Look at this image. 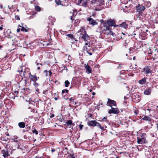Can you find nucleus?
<instances>
[{
	"instance_id": "obj_35",
	"label": "nucleus",
	"mask_w": 158,
	"mask_h": 158,
	"mask_svg": "<svg viewBox=\"0 0 158 158\" xmlns=\"http://www.w3.org/2000/svg\"><path fill=\"white\" fill-rule=\"evenodd\" d=\"M134 112L135 115H137L139 114V111L137 110H135Z\"/></svg>"
},
{
	"instance_id": "obj_31",
	"label": "nucleus",
	"mask_w": 158,
	"mask_h": 158,
	"mask_svg": "<svg viewBox=\"0 0 158 158\" xmlns=\"http://www.w3.org/2000/svg\"><path fill=\"white\" fill-rule=\"evenodd\" d=\"M14 138L12 139V140L16 142H18V140H17L18 137L16 136H15L14 137Z\"/></svg>"
},
{
	"instance_id": "obj_40",
	"label": "nucleus",
	"mask_w": 158,
	"mask_h": 158,
	"mask_svg": "<svg viewBox=\"0 0 158 158\" xmlns=\"http://www.w3.org/2000/svg\"><path fill=\"white\" fill-rule=\"evenodd\" d=\"M102 120H103V121H106L107 120L106 118V117H104L102 118Z\"/></svg>"
},
{
	"instance_id": "obj_27",
	"label": "nucleus",
	"mask_w": 158,
	"mask_h": 158,
	"mask_svg": "<svg viewBox=\"0 0 158 158\" xmlns=\"http://www.w3.org/2000/svg\"><path fill=\"white\" fill-rule=\"evenodd\" d=\"M19 26L20 27H21L22 28L21 30L22 31H24V32H27V30L25 28H24L23 27L21 26L20 25H19Z\"/></svg>"
},
{
	"instance_id": "obj_43",
	"label": "nucleus",
	"mask_w": 158,
	"mask_h": 158,
	"mask_svg": "<svg viewBox=\"0 0 158 158\" xmlns=\"http://www.w3.org/2000/svg\"><path fill=\"white\" fill-rule=\"evenodd\" d=\"M17 32H19L20 31V29L19 28V29H18L17 30Z\"/></svg>"
},
{
	"instance_id": "obj_16",
	"label": "nucleus",
	"mask_w": 158,
	"mask_h": 158,
	"mask_svg": "<svg viewBox=\"0 0 158 158\" xmlns=\"http://www.w3.org/2000/svg\"><path fill=\"white\" fill-rule=\"evenodd\" d=\"M82 36L81 38L84 40H87L88 39L89 36L86 34V33H84Z\"/></svg>"
},
{
	"instance_id": "obj_33",
	"label": "nucleus",
	"mask_w": 158,
	"mask_h": 158,
	"mask_svg": "<svg viewBox=\"0 0 158 158\" xmlns=\"http://www.w3.org/2000/svg\"><path fill=\"white\" fill-rule=\"evenodd\" d=\"M32 132L33 133H35L36 135H37L38 134V131L35 129H34V130H32Z\"/></svg>"
},
{
	"instance_id": "obj_54",
	"label": "nucleus",
	"mask_w": 158,
	"mask_h": 158,
	"mask_svg": "<svg viewBox=\"0 0 158 158\" xmlns=\"http://www.w3.org/2000/svg\"><path fill=\"white\" fill-rule=\"evenodd\" d=\"M133 59L134 60H135V57H134Z\"/></svg>"
},
{
	"instance_id": "obj_51",
	"label": "nucleus",
	"mask_w": 158,
	"mask_h": 158,
	"mask_svg": "<svg viewBox=\"0 0 158 158\" xmlns=\"http://www.w3.org/2000/svg\"><path fill=\"white\" fill-rule=\"evenodd\" d=\"M55 99L56 100H57V98H55Z\"/></svg>"
},
{
	"instance_id": "obj_1",
	"label": "nucleus",
	"mask_w": 158,
	"mask_h": 158,
	"mask_svg": "<svg viewBox=\"0 0 158 158\" xmlns=\"http://www.w3.org/2000/svg\"><path fill=\"white\" fill-rule=\"evenodd\" d=\"M97 31L103 34L106 38L110 37V35H113L114 33L110 29V27L107 26L106 23H103L100 27L97 29Z\"/></svg>"
},
{
	"instance_id": "obj_46",
	"label": "nucleus",
	"mask_w": 158,
	"mask_h": 158,
	"mask_svg": "<svg viewBox=\"0 0 158 158\" xmlns=\"http://www.w3.org/2000/svg\"><path fill=\"white\" fill-rule=\"evenodd\" d=\"M17 148H18V149L20 148H19V145H18ZM20 149H22L21 148H20Z\"/></svg>"
},
{
	"instance_id": "obj_29",
	"label": "nucleus",
	"mask_w": 158,
	"mask_h": 158,
	"mask_svg": "<svg viewBox=\"0 0 158 158\" xmlns=\"http://www.w3.org/2000/svg\"><path fill=\"white\" fill-rule=\"evenodd\" d=\"M64 83H65V86L66 87H68L69 86V85L70 84V83L69 81H68L66 80L65 81Z\"/></svg>"
},
{
	"instance_id": "obj_45",
	"label": "nucleus",
	"mask_w": 158,
	"mask_h": 158,
	"mask_svg": "<svg viewBox=\"0 0 158 158\" xmlns=\"http://www.w3.org/2000/svg\"><path fill=\"white\" fill-rule=\"evenodd\" d=\"M87 53H88L89 54V55L90 56H91L92 55V53L91 52H87Z\"/></svg>"
},
{
	"instance_id": "obj_56",
	"label": "nucleus",
	"mask_w": 158,
	"mask_h": 158,
	"mask_svg": "<svg viewBox=\"0 0 158 158\" xmlns=\"http://www.w3.org/2000/svg\"><path fill=\"white\" fill-rule=\"evenodd\" d=\"M20 72H22V70H21L20 71Z\"/></svg>"
},
{
	"instance_id": "obj_10",
	"label": "nucleus",
	"mask_w": 158,
	"mask_h": 158,
	"mask_svg": "<svg viewBox=\"0 0 158 158\" xmlns=\"http://www.w3.org/2000/svg\"><path fill=\"white\" fill-rule=\"evenodd\" d=\"M84 67L86 69V72L87 73L89 74L92 73L91 68L88 64H85Z\"/></svg>"
},
{
	"instance_id": "obj_5",
	"label": "nucleus",
	"mask_w": 158,
	"mask_h": 158,
	"mask_svg": "<svg viewBox=\"0 0 158 158\" xmlns=\"http://www.w3.org/2000/svg\"><path fill=\"white\" fill-rule=\"evenodd\" d=\"M91 47L89 43H86L85 44V46L83 47V49L86 51L87 52H88L91 49Z\"/></svg>"
},
{
	"instance_id": "obj_17",
	"label": "nucleus",
	"mask_w": 158,
	"mask_h": 158,
	"mask_svg": "<svg viewBox=\"0 0 158 158\" xmlns=\"http://www.w3.org/2000/svg\"><path fill=\"white\" fill-rule=\"evenodd\" d=\"M120 26L125 29H126L128 26V25L126 23V22H123L122 23L119 24Z\"/></svg>"
},
{
	"instance_id": "obj_47",
	"label": "nucleus",
	"mask_w": 158,
	"mask_h": 158,
	"mask_svg": "<svg viewBox=\"0 0 158 158\" xmlns=\"http://www.w3.org/2000/svg\"><path fill=\"white\" fill-rule=\"evenodd\" d=\"M93 95H94L95 94V93L94 92H93L92 94Z\"/></svg>"
},
{
	"instance_id": "obj_38",
	"label": "nucleus",
	"mask_w": 158,
	"mask_h": 158,
	"mask_svg": "<svg viewBox=\"0 0 158 158\" xmlns=\"http://www.w3.org/2000/svg\"><path fill=\"white\" fill-rule=\"evenodd\" d=\"M83 125H81V124H80L79 126V127H80V130L82 129L83 128Z\"/></svg>"
},
{
	"instance_id": "obj_9",
	"label": "nucleus",
	"mask_w": 158,
	"mask_h": 158,
	"mask_svg": "<svg viewBox=\"0 0 158 158\" xmlns=\"http://www.w3.org/2000/svg\"><path fill=\"white\" fill-rule=\"evenodd\" d=\"M104 23H106V25L109 27L112 26H114L115 24V22L113 20H108L106 22Z\"/></svg>"
},
{
	"instance_id": "obj_11",
	"label": "nucleus",
	"mask_w": 158,
	"mask_h": 158,
	"mask_svg": "<svg viewBox=\"0 0 158 158\" xmlns=\"http://www.w3.org/2000/svg\"><path fill=\"white\" fill-rule=\"evenodd\" d=\"M29 78L30 79L34 82H36L39 78V77H37L35 75H32L31 73H29Z\"/></svg>"
},
{
	"instance_id": "obj_55",
	"label": "nucleus",
	"mask_w": 158,
	"mask_h": 158,
	"mask_svg": "<svg viewBox=\"0 0 158 158\" xmlns=\"http://www.w3.org/2000/svg\"><path fill=\"white\" fill-rule=\"evenodd\" d=\"M92 90L91 89H90V91L91 92L92 91Z\"/></svg>"
},
{
	"instance_id": "obj_50",
	"label": "nucleus",
	"mask_w": 158,
	"mask_h": 158,
	"mask_svg": "<svg viewBox=\"0 0 158 158\" xmlns=\"http://www.w3.org/2000/svg\"><path fill=\"white\" fill-rule=\"evenodd\" d=\"M35 63L36 64V65H38V64H39V63H37L36 62H36Z\"/></svg>"
},
{
	"instance_id": "obj_26",
	"label": "nucleus",
	"mask_w": 158,
	"mask_h": 158,
	"mask_svg": "<svg viewBox=\"0 0 158 158\" xmlns=\"http://www.w3.org/2000/svg\"><path fill=\"white\" fill-rule=\"evenodd\" d=\"M98 126L100 129H102L103 131H104V129L103 127H102L99 123L97 122L96 126Z\"/></svg>"
},
{
	"instance_id": "obj_34",
	"label": "nucleus",
	"mask_w": 158,
	"mask_h": 158,
	"mask_svg": "<svg viewBox=\"0 0 158 158\" xmlns=\"http://www.w3.org/2000/svg\"><path fill=\"white\" fill-rule=\"evenodd\" d=\"M33 85L35 87H37L39 85V84L36 82H34L33 83Z\"/></svg>"
},
{
	"instance_id": "obj_44",
	"label": "nucleus",
	"mask_w": 158,
	"mask_h": 158,
	"mask_svg": "<svg viewBox=\"0 0 158 158\" xmlns=\"http://www.w3.org/2000/svg\"><path fill=\"white\" fill-rule=\"evenodd\" d=\"M55 151V150L54 149H52V150H51V151L52 152H54Z\"/></svg>"
},
{
	"instance_id": "obj_25",
	"label": "nucleus",
	"mask_w": 158,
	"mask_h": 158,
	"mask_svg": "<svg viewBox=\"0 0 158 158\" xmlns=\"http://www.w3.org/2000/svg\"><path fill=\"white\" fill-rule=\"evenodd\" d=\"M145 79H142L141 80H139V83L141 84V85H142V84H144V83L145 82Z\"/></svg>"
},
{
	"instance_id": "obj_18",
	"label": "nucleus",
	"mask_w": 158,
	"mask_h": 158,
	"mask_svg": "<svg viewBox=\"0 0 158 158\" xmlns=\"http://www.w3.org/2000/svg\"><path fill=\"white\" fill-rule=\"evenodd\" d=\"M78 33H80V34L81 35H83V33L84 34L86 33L85 30L84 28H82L78 31Z\"/></svg>"
},
{
	"instance_id": "obj_52",
	"label": "nucleus",
	"mask_w": 158,
	"mask_h": 158,
	"mask_svg": "<svg viewBox=\"0 0 158 158\" xmlns=\"http://www.w3.org/2000/svg\"><path fill=\"white\" fill-rule=\"evenodd\" d=\"M6 135L8 136H10L9 134H6Z\"/></svg>"
},
{
	"instance_id": "obj_8",
	"label": "nucleus",
	"mask_w": 158,
	"mask_h": 158,
	"mask_svg": "<svg viewBox=\"0 0 158 158\" xmlns=\"http://www.w3.org/2000/svg\"><path fill=\"white\" fill-rule=\"evenodd\" d=\"M87 20L89 22V23L90 24L93 26L98 24L96 22L95 20L92 18H88L87 19Z\"/></svg>"
},
{
	"instance_id": "obj_58",
	"label": "nucleus",
	"mask_w": 158,
	"mask_h": 158,
	"mask_svg": "<svg viewBox=\"0 0 158 158\" xmlns=\"http://www.w3.org/2000/svg\"><path fill=\"white\" fill-rule=\"evenodd\" d=\"M133 98V99H134V98H133H133Z\"/></svg>"
},
{
	"instance_id": "obj_49",
	"label": "nucleus",
	"mask_w": 158,
	"mask_h": 158,
	"mask_svg": "<svg viewBox=\"0 0 158 158\" xmlns=\"http://www.w3.org/2000/svg\"><path fill=\"white\" fill-rule=\"evenodd\" d=\"M40 69V68L39 67H37V69L39 70Z\"/></svg>"
},
{
	"instance_id": "obj_23",
	"label": "nucleus",
	"mask_w": 158,
	"mask_h": 158,
	"mask_svg": "<svg viewBox=\"0 0 158 158\" xmlns=\"http://www.w3.org/2000/svg\"><path fill=\"white\" fill-rule=\"evenodd\" d=\"M142 119L145 121H150L151 119L148 116H145L143 118H142Z\"/></svg>"
},
{
	"instance_id": "obj_39",
	"label": "nucleus",
	"mask_w": 158,
	"mask_h": 158,
	"mask_svg": "<svg viewBox=\"0 0 158 158\" xmlns=\"http://www.w3.org/2000/svg\"><path fill=\"white\" fill-rule=\"evenodd\" d=\"M15 19L17 20H19L20 19L18 16H15Z\"/></svg>"
},
{
	"instance_id": "obj_48",
	"label": "nucleus",
	"mask_w": 158,
	"mask_h": 158,
	"mask_svg": "<svg viewBox=\"0 0 158 158\" xmlns=\"http://www.w3.org/2000/svg\"><path fill=\"white\" fill-rule=\"evenodd\" d=\"M35 110L33 109V110H32L31 111H32V112H35Z\"/></svg>"
},
{
	"instance_id": "obj_37",
	"label": "nucleus",
	"mask_w": 158,
	"mask_h": 158,
	"mask_svg": "<svg viewBox=\"0 0 158 158\" xmlns=\"http://www.w3.org/2000/svg\"><path fill=\"white\" fill-rule=\"evenodd\" d=\"M67 158H75L74 156L73 155H69Z\"/></svg>"
},
{
	"instance_id": "obj_6",
	"label": "nucleus",
	"mask_w": 158,
	"mask_h": 158,
	"mask_svg": "<svg viewBox=\"0 0 158 158\" xmlns=\"http://www.w3.org/2000/svg\"><path fill=\"white\" fill-rule=\"evenodd\" d=\"M147 142L146 139L143 137L140 138H137V143L138 144H143Z\"/></svg>"
},
{
	"instance_id": "obj_36",
	"label": "nucleus",
	"mask_w": 158,
	"mask_h": 158,
	"mask_svg": "<svg viewBox=\"0 0 158 158\" xmlns=\"http://www.w3.org/2000/svg\"><path fill=\"white\" fill-rule=\"evenodd\" d=\"M70 102L72 103H74V99L72 98H70L69 99Z\"/></svg>"
},
{
	"instance_id": "obj_32",
	"label": "nucleus",
	"mask_w": 158,
	"mask_h": 158,
	"mask_svg": "<svg viewBox=\"0 0 158 158\" xmlns=\"http://www.w3.org/2000/svg\"><path fill=\"white\" fill-rule=\"evenodd\" d=\"M68 89H64L63 90L62 92V93L63 94H64L66 93H68Z\"/></svg>"
},
{
	"instance_id": "obj_19",
	"label": "nucleus",
	"mask_w": 158,
	"mask_h": 158,
	"mask_svg": "<svg viewBox=\"0 0 158 158\" xmlns=\"http://www.w3.org/2000/svg\"><path fill=\"white\" fill-rule=\"evenodd\" d=\"M44 73L45 74L46 76H47L48 75L50 76L52 74V73L50 71H49L48 73V71L47 70H45Z\"/></svg>"
},
{
	"instance_id": "obj_3",
	"label": "nucleus",
	"mask_w": 158,
	"mask_h": 158,
	"mask_svg": "<svg viewBox=\"0 0 158 158\" xmlns=\"http://www.w3.org/2000/svg\"><path fill=\"white\" fill-rule=\"evenodd\" d=\"M143 70V72H144L145 73L147 74L152 73V71L151 69V67L150 66H146L144 68Z\"/></svg>"
},
{
	"instance_id": "obj_13",
	"label": "nucleus",
	"mask_w": 158,
	"mask_h": 158,
	"mask_svg": "<svg viewBox=\"0 0 158 158\" xmlns=\"http://www.w3.org/2000/svg\"><path fill=\"white\" fill-rule=\"evenodd\" d=\"M97 122L95 120H92L89 121L88 124L89 126L93 127H95L96 126Z\"/></svg>"
},
{
	"instance_id": "obj_53",
	"label": "nucleus",
	"mask_w": 158,
	"mask_h": 158,
	"mask_svg": "<svg viewBox=\"0 0 158 158\" xmlns=\"http://www.w3.org/2000/svg\"><path fill=\"white\" fill-rule=\"evenodd\" d=\"M65 149H66V150H68V148H66V147H65Z\"/></svg>"
},
{
	"instance_id": "obj_21",
	"label": "nucleus",
	"mask_w": 158,
	"mask_h": 158,
	"mask_svg": "<svg viewBox=\"0 0 158 158\" xmlns=\"http://www.w3.org/2000/svg\"><path fill=\"white\" fill-rule=\"evenodd\" d=\"M151 90L150 89L145 90L144 91V94L145 95H148L151 94Z\"/></svg>"
},
{
	"instance_id": "obj_15",
	"label": "nucleus",
	"mask_w": 158,
	"mask_h": 158,
	"mask_svg": "<svg viewBox=\"0 0 158 158\" xmlns=\"http://www.w3.org/2000/svg\"><path fill=\"white\" fill-rule=\"evenodd\" d=\"M78 3L81 4V5L84 7L86 6L87 5V0H83L81 1H79Z\"/></svg>"
},
{
	"instance_id": "obj_28",
	"label": "nucleus",
	"mask_w": 158,
	"mask_h": 158,
	"mask_svg": "<svg viewBox=\"0 0 158 158\" xmlns=\"http://www.w3.org/2000/svg\"><path fill=\"white\" fill-rule=\"evenodd\" d=\"M67 37L70 38L71 39H74V36L73 35L71 34H68L67 35Z\"/></svg>"
},
{
	"instance_id": "obj_57",
	"label": "nucleus",
	"mask_w": 158,
	"mask_h": 158,
	"mask_svg": "<svg viewBox=\"0 0 158 158\" xmlns=\"http://www.w3.org/2000/svg\"><path fill=\"white\" fill-rule=\"evenodd\" d=\"M39 158V157H36V158Z\"/></svg>"
},
{
	"instance_id": "obj_7",
	"label": "nucleus",
	"mask_w": 158,
	"mask_h": 158,
	"mask_svg": "<svg viewBox=\"0 0 158 158\" xmlns=\"http://www.w3.org/2000/svg\"><path fill=\"white\" fill-rule=\"evenodd\" d=\"M136 7L137 12L139 13L141 11L144 10L145 9L144 6L141 5L139 4H138V6Z\"/></svg>"
},
{
	"instance_id": "obj_12",
	"label": "nucleus",
	"mask_w": 158,
	"mask_h": 158,
	"mask_svg": "<svg viewBox=\"0 0 158 158\" xmlns=\"http://www.w3.org/2000/svg\"><path fill=\"white\" fill-rule=\"evenodd\" d=\"M1 153L3 154V156L5 158L10 156V155L9 154L8 151L6 149H4L2 150Z\"/></svg>"
},
{
	"instance_id": "obj_42",
	"label": "nucleus",
	"mask_w": 158,
	"mask_h": 158,
	"mask_svg": "<svg viewBox=\"0 0 158 158\" xmlns=\"http://www.w3.org/2000/svg\"><path fill=\"white\" fill-rule=\"evenodd\" d=\"M54 116H54V114H52V115H51V116H50V117H51V118H53V117H54Z\"/></svg>"
},
{
	"instance_id": "obj_22",
	"label": "nucleus",
	"mask_w": 158,
	"mask_h": 158,
	"mask_svg": "<svg viewBox=\"0 0 158 158\" xmlns=\"http://www.w3.org/2000/svg\"><path fill=\"white\" fill-rule=\"evenodd\" d=\"M66 124L68 126H69L71 125H74V124L72 123V122L71 120H68Z\"/></svg>"
},
{
	"instance_id": "obj_4",
	"label": "nucleus",
	"mask_w": 158,
	"mask_h": 158,
	"mask_svg": "<svg viewBox=\"0 0 158 158\" xmlns=\"http://www.w3.org/2000/svg\"><path fill=\"white\" fill-rule=\"evenodd\" d=\"M119 112V110L118 108H114L111 107V109L109 110L108 113L109 114H111V113L117 114Z\"/></svg>"
},
{
	"instance_id": "obj_41",
	"label": "nucleus",
	"mask_w": 158,
	"mask_h": 158,
	"mask_svg": "<svg viewBox=\"0 0 158 158\" xmlns=\"http://www.w3.org/2000/svg\"><path fill=\"white\" fill-rule=\"evenodd\" d=\"M3 27V26L2 25H1V27H0V30H2L3 29L2 27Z\"/></svg>"
},
{
	"instance_id": "obj_30",
	"label": "nucleus",
	"mask_w": 158,
	"mask_h": 158,
	"mask_svg": "<svg viewBox=\"0 0 158 158\" xmlns=\"http://www.w3.org/2000/svg\"><path fill=\"white\" fill-rule=\"evenodd\" d=\"M55 2L57 5L61 4V2L60 0H55Z\"/></svg>"
},
{
	"instance_id": "obj_24",
	"label": "nucleus",
	"mask_w": 158,
	"mask_h": 158,
	"mask_svg": "<svg viewBox=\"0 0 158 158\" xmlns=\"http://www.w3.org/2000/svg\"><path fill=\"white\" fill-rule=\"evenodd\" d=\"M35 9L36 11L40 12L41 10V8L39 6H35Z\"/></svg>"
},
{
	"instance_id": "obj_2",
	"label": "nucleus",
	"mask_w": 158,
	"mask_h": 158,
	"mask_svg": "<svg viewBox=\"0 0 158 158\" xmlns=\"http://www.w3.org/2000/svg\"><path fill=\"white\" fill-rule=\"evenodd\" d=\"M103 4V0H92L90 2V7L96 10H101L97 9V7Z\"/></svg>"
},
{
	"instance_id": "obj_20",
	"label": "nucleus",
	"mask_w": 158,
	"mask_h": 158,
	"mask_svg": "<svg viewBox=\"0 0 158 158\" xmlns=\"http://www.w3.org/2000/svg\"><path fill=\"white\" fill-rule=\"evenodd\" d=\"M18 125L20 128H24L25 127V124L23 122L19 123Z\"/></svg>"
},
{
	"instance_id": "obj_14",
	"label": "nucleus",
	"mask_w": 158,
	"mask_h": 158,
	"mask_svg": "<svg viewBox=\"0 0 158 158\" xmlns=\"http://www.w3.org/2000/svg\"><path fill=\"white\" fill-rule=\"evenodd\" d=\"M107 103H109V106H111V107H112V105L115 106L116 104V102L115 101L110 100V99H108Z\"/></svg>"
}]
</instances>
